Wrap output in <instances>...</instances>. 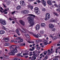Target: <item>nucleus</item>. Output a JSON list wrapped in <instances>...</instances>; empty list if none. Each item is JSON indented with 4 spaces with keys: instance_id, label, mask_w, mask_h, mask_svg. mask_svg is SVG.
I'll use <instances>...</instances> for the list:
<instances>
[{
    "instance_id": "obj_27",
    "label": "nucleus",
    "mask_w": 60,
    "mask_h": 60,
    "mask_svg": "<svg viewBox=\"0 0 60 60\" xmlns=\"http://www.w3.org/2000/svg\"><path fill=\"white\" fill-rule=\"evenodd\" d=\"M57 38L56 37H53L52 39L53 40H55L56 39H57Z\"/></svg>"
},
{
    "instance_id": "obj_42",
    "label": "nucleus",
    "mask_w": 60,
    "mask_h": 60,
    "mask_svg": "<svg viewBox=\"0 0 60 60\" xmlns=\"http://www.w3.org/2000/svg\"><path fill=\"white\" fill-rule=\"evenodd\" d=\"M46 10V9L45 8L42 9V11H45Z\"/></svg>"
},
{
    "instance_id": "obj_54",
    "label": "nucleus",
    "mask_w": 60,
    "mask_h": 60,
    "mask_svg": "<svg viewBox=\"0 0 60 60\" xmlns=\"http://www.w3.org/2000/svg\"><path fill=\"white\" fill-rule=\"evenodd\" d=\"M33 0H28V1L29 2H31V1H33Z\"/></svg>"
},
{
    "instance_id": "obj_37",
    "label": "nucleus",
    "mask_w": 60,
    "mask_h": 60,
    "mask_svg": "<svg viewBox=\"0 0 60 60\" xmlns=\"http://www.w3.org/2000/svg\"><path fill=\"white\" fill-rule=\"evenodd\" d=\"M20 41L21 42H22L24 41V40L22 38H21V40H20Z\"/></svg>"
},
{
    "instance_id": "obj_31",
    "label": "nucleus",
    "mask_w": 60,
    "mask_h": 60,
    "mask_svg": "<svg viewBox=\"0 0 60 60\" xmlns=\"http://www.w3.org/2000/svg\"><path fill=\"white\" fill-rule=\"evenodd\" d=\"M44 32L43 30H41L40 31V33L41 34H44Z\"/></svg>"
},
{
    "instance_id": "obj_36",
    "label": "nucleus",
    "mask_w": 60,
    "mask_h": 60,
    "mask_svg": "<svg viewBox=\"0 0 60 60\" xmlns=\"http://www.w3.org/2000/svg\"><path fill=\"white\" fill-rule=\"evenodd\" d=\"M37 2L38 3H40L41 2V1L39 0H36Z\"/></svg>"
},
{
    "instance_id": "obj_44",
    "label": "nucleus",
    "mask_w": 60,
    "mask_h": 60,
    "mask_svg": "<svg viewBox=\"0 0 60 60\" xmlns=\"http://www.w3.org/2000/svg\"><path fill=\"white\" fill-rule=\"evenodd\" d=\"M7 11V9H5L3 11V12H4L5 11Z\"/></svg>"
},
{
    "instance_id": "obj_56",
    "label": "nucleus",
    "mask_w": 60,
    "mask_h": 60,
    "mask_svg": "<svg viewBox=\"0 0 60 60\" xmlns=\"http://www.w3.org/2000/svg\"><path fill=\"white\" fill-rule=\"evenodd\" d=\"M40 49V47H38L37 48V49Z\"/></svg>"
},
{
    "instance_id": "obj_12",
    "label": "nucleus",
    "mask_w": 60,
    "mask_h": 60,
    "mask_svg": "<svg viewBox=\"0 0 60 60\" xmlns=\"http://www.w3.org/2000/svg\"><path fill=\"white\" fill-rule=\"evenodd\" d=\"M44 40H45V39H42V40L41 39L37 40L36 41L37 42H42V41H44Z\"/></svg>"
},
{
    "instance_id": "obj_59",
    "label": "nucleus",
    "mask_w": 60,
    "mask_h": 60,
    "mask_svg": "<svg viewBox=\"0 0 60 60\" xmlns=\"http://www.w3.org/2000/svg\"><path fill=\"white\" fill-rule=\"evenodd\" d=\"M32 49H35V48H34V47L32 48Z\"/></svg>"
},
{
    "instance_id": "obj_29",
    "label": "nucleus",
    "mask_w": 60,
    "mask_h": 60,
    "mask_svg": "<svg viewBox=\"0 0 60 60\" xmlns=\"http://www.w3.org/2000/svg\"><path fill=\"white\" fill-rule=\"evenodd\" d=\"M44 55H46L47 53H48V51H46L45 52H44Z\"/></svg>"
},
{
    "instance_id": "obj_57",
    "label": "nucleus",
    "mask_w": 60,
    "mask_h": 60,
    "mask_svg": "<svg viewBox=\"0 0 60 60\" xmlns=\"http://www.w3.org/2000/svg\"><path fill=\"white\" fill-rule=\"evenodd\" d=\"M52 3H56V1H52Z\"/></svg>"
},
{
    "instance_id": "obj_10",
    "label": "nucleus",
    "mask_w": 60,
    "mask_h": 60,
    "mask_svg": "<svg viewBox=\"0 0 60 60\" xmlns=\"http://www.w3.org/2000/svg\"><path fill=\"white\" fill-rule=\"evenodd\" d=\"M40 25L39 24L37 25L36 27H35V29H36L37 30H39V29H40Z\"/></svg>"
},
{
    "instance_id": "obj_63",
    "label": "nucleus",
    "mask_w": 60,
    "mask_h": 60,
    "mask_svg": "<svg viewBox=\"0 0 60 60\" xmlns=\"http://www.w3.org/2000/svg\"><path fill=\"white\" fill-rule=\"evenodd\" d=\"M17 59H18L17 58H15V59L14 60H17Z\"/></svg>"
},
{
    "instance_id": "obj_41",
    "label": "nucleus",
    "mask_w": 60,
    "mask_h": 60,
    "mask_svg": "<svg viewBox=\"0 0 60 60\" xmlns=\"http://www.w3.org/2000/svg\"><path fill=\"white\" fill-rule=\"evenodd\" d=\"M53 60H58V58H55L53 59Z\"/></svg>"
},
{
    "instance_id": "obj_13",
    "label": "nucleus",
    "mask_w": 60,
    "mask_h": 60,
    "mask_svg": "<svg viewBox=\"0 0 60 60\" xmlns=\"http://www.w3.org/2000/svg\"><path fill=\"white\" fill-rule=\"evenodd\" d=\"M19 22L22 25H23V26H24L25 25V22L22 20H20L19 21Z\"/></svg>"
},
{
    "instance_id": "obj_49",
    "label": "nucleus",
    "mask_w": 60,
    "mask_h": 60,
    "mask_svg": "<svg viewBox=\"0 0 60 60\" xmlns=\"http://www.w3.org/2000/svg\"><path fill=\"white\" fill-rule=\"evenodd\" d=\"M14 43H15V44H17V43H18V42H17V41H15L14 42Z\"/></svg>"
},
{
    "instance_id": "obj_8",
    "label": "nucleus",
    "mask_w": 60,
    "mask_h": 60,
    "mask_svg": "<svg viewBox=\"0 0 60 60\" xmlns=\"http://www.w3.org/2000/svg\"><path fill=\"white\" fill-rule=\"evenodd\" d=\"M32 34H33V36L35 37H36V38H38V37H41V36L40 35V34H38V35H36V34H33V33H32Z\"/></svg>"
},
{
    "instance_id": "obj_11",
    "label": "nucleus",
    "mask_w": 60,
    "mask_h": 60,
    "mask_svg": "<svg viewBox=\"0 0 60 60\" xmlns=\"http://www.w3.org/2000/svg\"><path fill=\"white\" fill-rule=\"evenodd\" d=\"M50 21L51 22H54V23L56 22V20L53 18H52L51 19Z\"/></svg>"
},
{
    "instance_id": "obj_3",
    "label": "nucleus",
    "mask_w": 60,
    "mask_h": 60,
    "mask_svg": "<svg viewBox=\"0 0 60 60\" xmlns=\"http://www.w3.org/2000/svg\"><path fill=\"white\" fill-rule=\"evenodd\" d=\"M22 33H23L24 34H26V33H27V32H28V33L30 34H33L32 32H30L28 31V30L26 29H22Z\"/></svg>"
},
{
    "instance_id": "obj_47",
    "label": "nucleus",
    "mask_w": 60,
    "mask_h": 60,
    "mask_svg": "<svg viewBox=\"0 0 60 60\" xmlns=\"http://www.w3.org/2000/svg\"><path fill=\"white\" fill-rule=\"evenodd\" d=\"M21 38L19 37V38H16V40H20V39H21Z\"/></svg>"
},
{
    "instance_id": "obj_15",
    "label": "nucleus",
    "mask_w": 60,
    "mask_h": 60,
    "mask_svg": "<svg viewBox=\"0 0 60 60\" xmlns=\"http://www.w3.org/2000/svg\"><path fill=\"white\" fill-rule=\"evenodd\" d=\"M41 26L43 27H44L46 26L45 23H42L41 24Z\"/></svg>"
},
{
    "instance_id": "obj_58",
    "label": "nucleus",
    "mask_w": 60,
    "mask_h": 60,
    "mask_svg": "<svg viewBox=\"0 0 60 60\" xmlns=\"http://www.w3.org/2000/svg\"><path fill=\"white\" fill-rule=\"evenodd\" d=\"M52 50H53V49H51V52H52Z\"/></svg>"
},
{
    "instance_id": "obj_53",
    "label": "nucleus",
    "mask_w": 60,
    "mask_h": 60,
    "mask_svg": "<svg viewBox=\"0 0 60 60\" xmlns=\"http://www.w3.org/2000/svg\"><path fill=\"white\" fill-rule=\"evenodd\" d=\"M3 29H4V30H6L7 29L6 28H5L4 27H3Z\"/></svg>"
},
{
    "instance_id": "obj_38",
    "label": "nucleus",
    "mask_w": 60,
    "mask_h": 60,
    "mask_svg": "<svg viewBox=\"0 0 60 60\" xmlns=\"http://www.w3.org/2000/svg\"><path fill=\"white\" fill-rule=\"evenodd\" d=\"M48 59V56H46L45 57L44 59H45V60H46V59Z\"/></svg>"
},
{
    "instance_id": "obj_25",
    "label": "nucleus",
    "mask_w": 60,
    "mask_h": 60,
    "mask_svg": "<svg viewBox=\"0 0 60 60\" xmlns=\"http://www.w3.org/2000/svg\"><path fill=\"white\" fill-rule=\"evenodd\" d=\"M32 59L34 60H35L36 59V57L34 56H33L31 57Z\"/></svg>"
},
{
    "instance_id": "obj_48",
    "label": "nucleus",
    "mask_w": 60,
    "mask_h": 60,
    "mask_svg": "<svg viewBox=\"0 0 60 60\" xmlns=\"http://www.w3.org/2000/svg\"><path fill=\"white\" fill-rule=\"evenodd\" d=\"M49 37H51V38H53V36H52V35L51 34L49 36Z\"/></svg>"
},
{
    "instance_id": "obj_35",
    "label": "nucleus",
    "mask_w": 60,
    "mask_h": 60,
    "mask_svg": "<svg viewBox=\"0 0 60 60\" xmlns=\"http://www.w3.org/2000/svg\"><path fill=\"white\" fill-rule=\"evenodd\" d=\"M54 14L55 15H56V16H58L59 15L58 14H57V13H54Z\"/></svg>"
},
{
    "instance_id": "obj_7",
    "label": "nucleus",
    "mask_w": 60,
    "mask_h": 60,
    "mask_svg": "<svg viewBox=\"0 0 60 60\" xmlns=\"http://www.w3.org/2000/svg\"><path fill=\"white\" fill-rule=\"evenodd\" d=\"M20 3L21 5H22V6H26V3H25L24 1H21L20 2Z\"/></svg>"
},
{
    "instance_id": "obj_19",
    "label": "nucleus",
    "mask_w": 60,
    "mask_h": 60,
    "mask_svg": "<svg viewBox=\"0 0 60 60\" xmlns=\"http://www.w3.org/2000/svg\"><path fill=\"white\" fill-rule=\"evenodd\" d=\"M34 11H35V12H36V11H37L39 10V9L38 7H36L34 8Z\"/></svg>"
},
{
    "instance_id": "obj_40",
    "label": "nucleus",
    "mask_w": 60,
    "mask_h": 60,
    "mask_svg": "<svg viewBox=\"0 0 60 60\" xmlns=\"http://www.w3.org/2000/svg\"><path fill=\"white\" fill-rule=\"evenodd\" d=\"M51 53H52V52H51V51H50L48 53V55H49L50 54H51Z\"/></svg>"
},
{
    "instance_id": "obj_21",
    "label": "nucleus",
    "mask_w": 60,
    "mask_h": 60,
    "mask_svg": "<svg viewBox=\"0 0 60 60\" xmlns=\"http://www.w3.org/2000/svg\"><path fill=\"white\" fill-rule=\"evenodd\" d=\"M11 45L10 43H5L4 45L6 46H10Z\"/></svg>"
},
{
    "instance_id": "obj_17",
    "label": "nucleus",
    "mask_w": 60,
    "mask_h": 60,
    "mask_svg": "<svg viewBox=\"0 0 60 60\" xmlns=\"http://www.w3.org/2000/svg\"><path fill=\"white\" fill-rule=\"evenodd\" d=\"M21 8V6L20 5H18L16 7V9L17 10H20Z\"/></svg>"
},
{
    "instance_id": "obj_33",
    "label": "nucleus",
    "mask_w": 60,
    "mask_h": 60,
    "mask_svg": "<svg viewBox=\"0 0 60 60\" xmlns=\"http://www.w3.org/2000/svg\"><path fill=\"white\" fill-rule=\"evenodd\" d=\"M33 56H35L36 55L35 54V51H34L33 52Z\"/></svg>"
},
{
    "instance_id": "obj_52",
    "label": "nucleus",
    "mask_w": 60,
    "mask_h": 60,
    "mask_svg": "<svg viewBox=\"0 0 60 60\" xmlns=\"http://www.w3.org/2000/svg\"><path fill=\"white\" fill-rule=\"evenodd\" d=\"M30 51H33L34 50H33V49H30Z\"/></svg>"
},
{
    "instance_id": "obj_55",
    "label": "nucleus",
    "mask_w": 60,
    "mask_h": 60,
    "mask_svg": "<svg viewBox=\"0 0 60 60\" xmlns=\"http://www.w3.org/2000/svg\"><path fill=\"white\" fill-rule=\"evenodd\" d=\"M3 4L4 5V7H5V8H6V6H5V5L4 4Z\"/></svg>"
},
{
    "instance_id": "obj_4",
    "label": "nucleus",
    "mask_w": 60,
    "mask_h": 60,
    "mask_svg": "<svg viewBox=\"0 0 60 60\" xmlns=\"http://www.w3.org/2000/svg\"><path fill=\"white\" fill-rule=\"evenodd\" d=\"M0 23L3 25H6V22L5 20L2 19H0Z\"/></svg>"
},
{
    "instance_id": "obj_22",
    "label": "nucleus",
    "mask_w": 60,
    "mask_h": 60,
    "mask_svg": "<svg viewBox=\"0 0 60 60\" xmlns=\"http://www.w3.org/2000/svg\"><path fill=\"white\" fill-rule=\"evenodd\" d=\"M4 57L5 58H6L8 60H10L9 59V56L7 55H5L4 56Z\"/></svg>"
},
{
    "instance_id": "obj_60",
    "label": "nucleus",
    "mask_w": 60,
    "mask_h": 60,
    "mask_svg": "<svg viewBox=\"0 0 60 60\" xmlns=\"http://www.w3.org/2000/svg\"><path fill=\"white\" fill-rule=\"evenodd\" d=\"M5 51L6 52H7V51H8V50H7V49H5Z\"/></svg>"
},
{
    "instance_id": "obj_2",
    "label": "nucleus",
    "mask_w": 60,
    "mask_h": 60,
    "mask_svg": "<svg viewBox=\"0 0 60 60\" xmlns=\"http://www.w3.org/2000/svg\"><path fill=\"white\" fill-rule=\"evenodd\" d=\"M14 45H11L9 46V48L10 49H13L10 52L8 53V54L12 55V56H14L15 55L16 53H17L18 52V46L15 47V48L13 49V47Z\"/></svg>"
},
{
    "instance_id": "obj_45",
    "label": "nucleus",
    "mask_w": 60,
    "mask_h": 60,
    "mask_svg": "<svg viewBox=\"0 0 60 60\" xmlns=\"http://www.w3.org/2000/svg\"><path fill=\"white\" fill-rule=\"evenodd\" d=\"M21 55V54L19 53L18 54H17V56H20Z\"/></svg>"
},
{
    "instance_id": "obj_64",
    "label": "nucleus",
    "mask_w": 60,
    "mask_h": 60,
    "mask_svg": "<svg viewBox=\"0 0 60 60\" xmlns=\"http://www.w3.org/2000/svg\"><path fill=\"white\" fill-rule=\"evenodd\" d=\"M57 46H60V44H57Z\"/></svg>"
},
{
    "instance_id": "obj_28",
    "label": "nucleus",
    "mask_w": 60,
    "mask_h": 60,
    "mask_svg": "<svg viewBox=\"0 0 60 60\" xmlns=\"http://www.w3.org/2000/svg\"><path fill=\"white\" fill-rule=\"evenodd\" d=\"M4 40H5V41H6L7 42L8 41H9V39L6 38H4Z\"/></svg>"
},
{
    "instance_id": "obj_62",
    "label": "nucleus",
    "mask_w": 60,
    "mask_h": 60,
    "mask_svg": "<svg viewBox=\"0 0 60 60\" xmlns=\"http://www.w3.org/2000/svg\"><path fill=\"white\" fill-rule=\"evenodd\" d=\"M9 20H10V21H11V20H12V19H11V18H9Z\"/></svg>"
},
{
    "instance_id": "obj_6",
    "label": "nucleus",
    "mask_w": 60,
    "mask_h": 60,
    "mask_svg": "<svg viewBox=\"0 0 60 60\" xmlns=\"http://www.w3.org/2000/svg\"><path fill=\"white\" fill-rule=\"evenodd\" d=\"M29 10H25L23 11H21L22 13H23L24 14H28L29 13Z\"/></svg>"
},
{
    "instance_id": "obj_24",
    "label": "nucleus",
    "mask_w": 60,
    "mask_h": 60,
    "mask_svg": "<svg viewBox=\"0 0 60 60\" xmlns=\"http://www.w3.org/2000/svg\"><path fill=\"white\" fill-rule=\"evenodd\" d=\"M16 32L17 34H18V35H20L19 34V30H18V29H17L16 30Z\"/></svg>"
},
{
    "instance_id": "obj_46",
    "label": "nucleus",
    "mask_w": 60,
    "mask_h": 60,
    "mask_svg": "<svg viewBox=\"0 0 60 60\" xmlns=\"http://www.w3.org/2000/svg\"><path fill=\"white\" fill-rule=\"evenodd\" d=\"M30 6H31V5L30 4L28 5L27 7L28 8H30Z\"/></svg>"
},
{
    "instance_id": "obj_1",
    "label": "nucleus",
    "mask_w": 60,
    "mask_h": 60,
    "mask_svg": "<svg viewBox=\"0 0 60 60\" xmlns=\"http://www.w3.org/2000/svg\"><path fill=\"white\" fill-rule=\"evenodd\" d=\"M29 16H29L27 18V19L28 20V22L31 26H33L34 25V18L32 17H35V16L32 14H29L28 15Z\"/></svg>"
},
{
    "instance_id": "obj_30",
    "label": "nucleus",
    "mask_w": 60,
    "mask_h": 60,
    "mask_svg": "<svg viewBox=\"0 0 60 60\" xmlns=\"http://www.w3.org/2000/svg\"><path fill=\"white\" fill-rule=\"evenodd\" d=\"M29 55V53H25L23 54V56H25V55Z\"/></svg>"
},
{
    "instance_id": "obj_39",
    "label": "nucleus",
    "mask_w": 60,
    "mask_h": 60,
    "mask_svg": "<svg viewBox=\"0 0 60 60\" xmlns=\"http://www.w3.org/2000/svg\"><path fill=\"white\" fill-rule=\"evenodd\" d=\"M16 12L15 11H13V12H12L11 13L13 15L14 14H15V13Z\"/></svg>"
},
{
    "instance_id": "obj_43",
    "label": "nucleus",
    "mask_w": 60,
    "mask_h": 60,
    "mask_svg": "<svg viewBox=\"0 0 60 60\" xmlns=\"http://www.w3.org/2000/svg\"><path fill=\"white\" fill-rule=\"evenodd\" d=\"M54 6H55L56 7H57V8H58V5H57L56 4H55L54 5Z\"/></svg>"
},
{
    "instance_id": "obj_34",
    "label": "nucleus",
    "mask_w": 60,
    "mask_h": 60,
    "mask_svg": "<svg viewBox=\"0 0 60 60\" xmlns=\"http://www.w3.org/2000/svg\"><path fill=\"white\" fill-rule=\"evenodd\" d=\"M52 31H53V32H54L56 31V29L55 28H52Z\"/></svg>"
},
{
    "instance_id": "obj_50",
    "label": "nucleus",
    "mask_w": 60,
    "mask_h": 60,
    "mask_svg": "<svg viewBox=\"0 0 60 60\" xmlns=\"http://www.w3.org/2000/svg\"><path fill=\"white\" fill-rule=\"evenodd\" d=\"M30 8L31 10H33V6H31L30 7Z\"/></svg>"
},
{
    "instance_id": "obj_5",
    "label": "nucleus",
    "mask_w": 60,
    "mask_h": 60,
    "mask_svg": "<svg viewBox=\"0 0 60 60\" xmlns=\"http://www.w3.org/2000/svg\"><path fill=\"white\" fill-rule=\"evenodd\" d=\"M50 19V14L49 13H47L45 15V20L47 19Z\"/></svg>"
},
{
    "instance_id": "obj_14",
    "label": "nucleus",
    "mask_w": 60,
    "mask_h": 60,
    "mask_svg": "<svg viewBox=\"0 0 60 60\" xmlns=\"http://www.w3.org/2000/svg\"><path fill=\"white\" fill-rule=\"evenodd\" d=\"M25 36H26V37L27 38V39H30V36H29V35L26 34H25Z\"/></svg>"
},
{
    "instance_id": "obj_26",
    "label": "nucleus",
    "mask_w": 60,
    "mask_h": 60,
    "mask_svg": "<svg viewBox=\"0 0 60 60\" xmlns=\"http://www.w3.org/2000/svg\"><path fill=\"white\" fill-rule=\"evenodd\" d=\"M36 12L37 14H40V11L39 10L36 11Z\"/></svg>"
},
{
    "instance_id": "obj_51",
    "label": "nucleus",
    "mask_w": 60,
    "mask_h": 60,
    "mask_svg": "<svg viewBox=\"0 0 60 60\" xmlns=\"http://www.w3.org/2000/svg\"><path fill=\"white\" fill-rule=\"evenodd\" d=\"M32 53H33V52H29V54H32Z\"/></svg>"
},
{
    "instance_id": "obj_61",
    "label": "nucleus",
    "mask_w": 60,
    "mask_h": 60,
    "mask_svg": "<svg viewBox=\"0 0 60 60\" xmlns=\"http://www.w3.org/2000/svg\"><path fill=\"white\" fill-rule=\"evenodd\" d=\"M35 56H36V57H37V56H38L37 54H35Z\"/></svg>"
},
{
    "instance_id": "obj_23",
    "label": "nucleus",
    "mask_w": 60,
    "mask_h": 60,
    "mask_svg": "<svg viewBox=\"0 0 60 60\" xmlns=\"http://www.w3.org/2000/svg\"><path fill=\"white\" fill-rule=\"evenodd\" d=\"M47 3L49 5H51L52 4L51 3V1L50 0L48 1H47Z\"/></svg>"
},
{
    "instance_id": "obj_18",
    "label": "nucleus",
    "mask_w": 60,
    "mask_h": 60,
    "mask_svg": "<svg viewBox=\"0 0 60 60\" xmlns=\"http://www.w3.org/2000/svg\"><path fill=\"white\" fill-rule=\"evenodd\" d=\"M5 33V31L3 30H1L0 31V34H3Z\"/></svg>"
},
{
    "instance_id": "obj_16",
    "label": "nucleus",
    "mask_w": 60,
    "mask_h": 60,
    "mask_svg": "<svg viewBox=\"0 0 60 60\" xmlns=\"http://www.w3.org/2000/svg\"><path fill=\"white\" fill-rule=\"evenodd\" d=\"M46 1H45L44 0H43L42 1V3L43 5H44L45 6H46Z\"/></svg>"
},
{
    "instance_id": "obj_9",
    "label": "nucleus",
    "mask_w": 60,
    "mask_h": 60,
    "mask_svg": "<svg viewBox=\"0 0 60 60\" xmlns=\"http://www.w3.org/2000/svg\"><path fill=\"white\" fill-rule=\"evenodd\" d=\"M49 26L50 28L51 29L53 28H54V27L55 26L53 24L50 23L49 25Z\"/></svg>"
},
{
    "instance_id": "obj_32",
    "label": "nucleus",
    "mask_w": 60,
    "mask_h": 60,
    "mask_svg": "<svg viewBox=\"0 0 60 60\" xmlns=\"http://www.w3.org/2000/svg\"><path fill=\"white\" fill-rule=\"evenodd\" d=\"M28 43H34V41H32V42H30V41H28Z\"/></svg>"
},
{
    "instance_id": "obj_20",
    "label": "nucleus",
    "mask_w": 60,
    "mask_h": 60,
    "mask_svg": "<svg viewBox=\"0 0 60 60\" xmlns=\"http://www.w3.org/2000/svg\"><path fill=\"white\" fill-rule=\"evenodd\" d=\"M47 41H48L47 40H44L43 41V42H44V44L46 45L48 44V42H47Z\"/></svg>"
}]
</instances>
